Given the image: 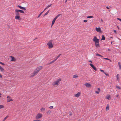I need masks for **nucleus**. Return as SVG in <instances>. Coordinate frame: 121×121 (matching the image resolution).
Segmentation results:
<instances>
[{"label":"nucleus","instance_id":"55","mask_svg":"<svg viewBox=\"0 0 121 121\" xmlns=\"http://www.w3.org/2000/svg\"><path fill=\"white\" fill-rule=\"evenodd\" d=\"M117 28H118V29H119V27L118 26H117Z\"/></svg>","mask_w":121,"mask_h":121},{"label":"nucleus","instance_id":"43","mask_svg":"<svg viewBox=\"0 0 121 121\" xmlns=\"http://www.w3.org/2000/svg\"><path fill=\"white\" fill-rule=\"evenodd\" d=\"M100 71L101 72H103V73H104V70H102V69H100Z\"/></svg>","mask_w":121,"mask_h":121},{"label":"nucleus","instance_id":"11","mask_svg":"<svg viewBox=\"0 0 121 121\" xmlns=\"http://www.w3.org/2000/svg\"><path fill=\"white\" fill-rule=\"evenodd\" d=\"M15 13L16 15V16H20V13L18 9H16L15 10Z\"/></svg>","mask_w":121,"mask_h":121},{"label":"nucleus","instance_id":"4","mask_svg":"<svg viewBox=\"0 0 121 121\" xmlns=\"http://www.w3.org/2000/svg\"><path fill=\"white\" fill-rule=\"evenodd\" d=\"M42 68L43 66H39L37 67L36 69L35 70V71L37 73H38L39 71L42 69Z\"/></svg>","mask_w":121,"mask_h":121},{"label":"nucleus","instance_id":"54","mask_svg":"<svg viewBox=\"0 0 121 121\" xmlns=\"http://www.w3.org/2000/svg\"><path fill=\"white\" fill-rule=\"evenodd\" d=\"M52 64V63H51V62L50 63H48V64L49 65L51 64Z\"/></svg>","mask_w":121,"mask_h":121},{"label":"nucleus","instance_id":"45","mask_svg":"<svg viewBox=\"0 0 121 121\" xmlns=\"http://www.w3.org/2000/svg\"><path fill=\"white\" fill-rule=\"evenodd\" d=\"M87 20H84L83 21V22H87Z\"/></svg>","mask_w":121,"mask_h":121},{"label":"nucleus","instance_id":"32","mask_svg":"<svg viewBox=\"0 0 121 121\" xmlns=\"http://www.w3.org/2000/svg\"><path fill=\"white\" fill-rule=\"evenodd\" d=\"M4 108V106L2 105H0V109L3 108Z\"/></svg>","mask_w":121,"mask_h":121},{"label":"nucleus","instance_id":"19","mask_svg":"<svg viewBox=\"0 0 121 121\" xmlns=\"http://www.w3.org/2000/svg\"><path fill=\"white\" fill-rule=\"evenodd\" d=\"M46 113L47 115H49L51 113V111L50 110H48L47 111Z\"/></svg>","mask_w":121,"mask_h":121},{"label":"nucleus","instance_id":"5","mask_svg":"<svg viewBox=\"0 0 121 121\" xmlns=\"http://www.w3.org/2000/svg\"><path fill=\"white\" fill-rule=\"evenodd\" d=\"M42 114L40 113H38V114L35 117V118L36 119H40L42 117Z\"/></svg>","mask_w":121,"mask_h":121},{"label":"nucleus","instance_id":"21","mask_svg":"<svg viewBox=\"0 0 121 121\" xmlns=\"http://www.w3.org/2000/svg\"><path fill=\"white\" fill-rule=\"evenodd\" d=\"M109 109V106L108 104H107L106 108V111L108 110Z\"/></svg>","mask_w":121,"mask_h":121},{"label":"nucleus","instance_id":"9","mask_svg":"<svg viewBox=\"0 0 121 121\" xmlns=\"http://www.w3.org/2000/svg\"><path fill=\"white\" fill-rule=\"evenodd\" d=\"M9 57L11 58L10 60L11 61L15 62L16 61V59L14 57L11 56H10Z\"/></svg>","mask_w":121,"mask_h":121},{"label":"nucleus","instance_id":"3","mask_svg":"<svg viewBox=\"0 0 121 121\" xmlns=\"http://www.w3.org/2000/svg\"><path fill=\"white\" fill-rule=\"evenodd\" d=\"M52 41L50 40L47 43V45H48V48L50 49L52 48L53 47V45L52 43Z\"/></svg>","mask_w":121,"mask_h":121},{"label":"nucleus","instance_id":"36","mask_svg":"<svg viewBox=\"0 0 121 121\" xmlns=\"http://www.w3.org/2000/svg\"><path fill=\"white\" fill-rule=\"evenodd\" d=\"M96 55L97 56H101V57H103V56L101 55L98 54V53H97L96 54Z\"/></svg>","mask_w":121,"mask_h":121},{"label":"nucleus","instance_id":"33","mask_svg":"<svg viewBox=\"0 0 121 121\" xmlns=\"http://www.w3.org/2000/svg\"><path fill=\"white\" fill-rule=\"evenodd\" d=\"M61 55V54H59L58 56L55 59L57 60L59 57Z\"/></svg>","mask_w":121,"mask_h":121},{"label":"nucleus","instance_id":"26","mask_svg":"<svg viewBox=\"0 0 121 121\" xmlns=\"http://www.w3.org/2000/svg\"><path fill=\"white\" fill-rule=\"evenodd\" d=\"M117 79V80H118L119 79V74H117L116 76Z\"/></svg>","mask_w":121,"mask_h":121},{"label":"nucleus","instance_id":"34","mask_svg":"<svg viewBox=\"0 0 121 121\" xmlns=\"http://www.w3.org/2000/svg\"><path fill=\"white\" fill-rule=\"evenodd\" d=\"M43 12L44 11H43V12H42L41 13H40V14H39V15L37 17V18H39V17H40V16L42 14V13H43Z\"/></svg>","mask_w":121,"mask_h":121},{"label":"nucleus","instance_id":"38","mask_svg":"<svg viewBox=\"0 0 121 121\" xmlns=\"http://www.w3.org/2000/svg\"><path fill=\"white\" fill-rule=\"evenodd\" d=\"M103 58L104 59H105V60H110V61H111V60H110V59H108V58Z\"/></svg>","mask_w":121,"mask_h":121},{"label":"nucleus","instance_id":"17","mask_svg":"<svg viewBox=\"0 0 121 121\" xmlns=\"http://www.w3.org/2000/svg\"><path fill=\"white\" fill-rule=\"evenodd\" d=\"M15 18L16 19H17L18 20H21L20 16H15Z\"/></svg>","mask_w":121,"mask_h":121},{"label":"nucleus","instance_id":"53","mask_svg":"<svg viewBox=\"0 0 121 121\" xmlns=\"http://www.w3.org/2000/svg\"><path fill=\"white\" fill-rule=\"evenodd\" d=\"M68 0H65V3H66V2H67V1Z\"/></svg>","mask_w":121,"mask_h":121},{"label":"nucleus","instance_id":"52","mask_svg":"<svg viewBox=\"0 0 121 121\" xmlns=\"http://www.w3.org/2000/svg\"><path fill=\"white\" fill-rule=\"evenodd\" d=\"M101 22H103V20H102V19H101Z\"/></svg>","mask_w":121,"mask_h":121},{"label":"nucleus","instance_id":"29","mask_svg":"<svg viewBox=\"0 0 121 121\" xmlns=\"http://www.w3.org/2000/svg\"><path fill=\"white\" fill-rule=\"evenodd\" d=\"M87 18H94L93 16H90L87 17Z\"/></svg>","mask_w":121,"mask_h":121},{"label":"nucleus","instance_id":"12","mask_svg":"<svg viewBox=\"0 0 121 121\" xmlns=\"http://www.w3.org/2000/svg\"><path fill=\"white\" fill-rule=\"evenodd\" d=\"M81 94V93L80 92H78L74 95V96L76 97H78L80 96Z\"/></svg>","mask_w":121,"mask_h":121},{"label":"nucleus","instance_id":"22","mask_svg":"<svg viewBox=\"0 0 121 121\" xmlns=\"http://www.w3.org/2000/svg\"><path fill=\"white\" fill-rule=\"evenodd\" d=\"M52 5V4H51L50 5H48V6L44 9V10H43V11H44L45 10L47 9H48V8H49L50 7L51 5Z\"/></svg>","mask_w":121,"mask_h":121},{"label":"nucleus","instance_id":"59","mask_svg":"<svg viewBox=\"0 0 121 121\" xmlns=\"http://www.w3.org/2000/svg\"><path fill=\"white\" fill-rule=\"evenodd\" d=\"M1 96H0V97H1Z\"/></svg>","mask_w":121,"mask_h":121},{"label":"nucleus","instance_id":"42","mask_svg":"<svg viewBox=\"0 0 121 121\" xmlns=\"http://www.w3.org/2000/svg\"><path fill=\"white\" fill-rule=\"evenodd\" d=\"M117 19L119 20V21H120L121 22V19L119 18H117Z\"/></svg>","mask_w":121,"mask_h":121},{"label":"nucleus","instance_id":"10","mask_svg":"<svg viewBox=\"0 0 121 121\" xmlns=\"http://www.w3.org/2000/svg\"><path fill=\"white\" fill-rule=\"evenodd\" d=\"M85 85L88 88L91 87V85L89 83H86L85 84Z\"/></svg>","mask_w":121,"mask_h":121},{"label":"nucleus","instance_id":"27","mask_svg":"<svg viewBox=\"0 0 121 121\" xmlns=\"http://www.w3.org/2000/svg\"><path fill=\"white\" fill-rule=\"evenodd\" d=\"M105 38L104 35H103L102 36V38L101 39V40H105Z\"/></svg>","mask_w":121,"mask_h":121},{"label":"nucleus","instance_id":"56","mask_svg":"<svg viewBox=\"0 0 121 121\" xmlns=\"http://www.w3.org/2000/svg\"><path fill=\"white\" fill-rule=\"evenodd\" d=\"M111 44H112V42L111 41Z\"/></svg>","mask_w":121,"mask_h":121},{"label":"nucleus","instance_id":"6","mask_svg":"<svg viewBox=\"0 0 121 121\" xmlns=\"http://www.w3.org/2000/svg\"><path fill=\"white\" fill-rule=\"evenodd\" d=\"M60 15V14H59L57 15L53 19L52 21V24L51 26H52L54 24L56 20L59 17V16Z\"/></svg>","mask_w":121,"mask_h":121},{"label":"nucleus","instance_id":"7","mask_svg":"<svg viewBox=\"0 0 121 121\" xmlns=\"http://www.w3.org/2000/svg\"><path fill=\"white\" fill-rule=\"evenodd\" d=\"M36 72L34 70V72L32 73L30 76V78H32L35 76L37 74Z\"/></svg>","mask_w":121,"mask_h":121},{"label":"nucleus","instance_id":"44","mask_svg":"<svg viewBox=\"0 0 121 121\" xmlns=\"http://www.w3.org/2000/svg\"><path fill=\"white\" fill-rule=\"evenodd\" d=\"M104 73L105 74V75L106 76H109V75L108 74L106 73Z\"/></svg>","mask_w":121,"mask_h":121},{"label":"nucleus","instance_id":"20","mask_svg":"<svg viewBox=\"0 0 121 121\" xmlns=\"http://www.w3.org/2000/svg\"><path fill=\"white\" fill-rule=\"evenodd\" d=\"M118 64L119 66V69H121V65L120 62H118Z\"/></svg>","mask_w":121,"mask_h":121},{"label":"nucleus","instance_id":"24","mask_svg":"<svg viewBox=\"0 0 121 121\" xmlns=\"http://www.w3.org/2000/svg\"><path fill=\"white\" fill-rule=\"evenodd\" d=\"M98 91H96L95 92L97 94H98L99 93V92L100 91V89L99 88H98Z\"/></svg>","mask_w":121,"mask_h":121},{"label":"nucleus","instance_id":"40","mask_svg":"<svg viewBox=\"0 0 121 121\" xmlns=\"http://www.w3.org/2000/svg\"><path fill=\"white\" fill-rule=\"evenodd\" d=\"M0 64H1L2 65H4V63H3L2 62H0Z\"/></svg>","mask_w":121,"mask_h":121},{"label":"nucleus","instance_id":"2","mask_svg":"<svg viewBox=\"0 0 121 121\" xmlns=\"http://www.w3.org/2000/svg\"><path fill=\"white\" fill-rule=\"evenodd\" d=\"M92 40L95 42V46L96 47H99V39H97L96 36H94Z\"/></svg>","mask_w":121,"mask_h":121},{"label":"nucleus","instance_id":"58","mask_svg":"<svg viewBox=\"0 0 121 121\" xmlns=\"http://www.w3.org/2000/svg\"><path fill=\"white\" fill-rule=\"evenodd\" d=\"M112 38V37H111V38Z\"/></svg>","mask_w":121,"mask_h":121},{"label":"nucleus","instance_id":"51","mask_svg":"<svg viewBox=\"0 0 121 121\" xmlns=\"http://www.w3.org/2000/svg\"><path fill=\"white\" fill-rule=\"evenodd\" d=\"M89 62H90L91 63H92V61L91 60H89Z\"/></svg>","mask_w":121,"mask_h":121},{"label":"nucleus","instance_id":"31","mask_svg":"<svg viewBox=\"0 0 121 121\" xmlns=\"http://www.w3.org/2000/svg\"><path fill=\"white\" fill-rule=\"evenodd\" d=\"M78 77V76L77 75H74L73 76V78H77Z\"/></svg>","mask_w":121,"mask_h":121},{"label":"nucleus","instance_id":"18","mask_svg":"<svg viewBox=\"0 0 121 121\" xmlns=\"http://www.w3.org/2000/svg\"><path fill=\"white\" fill-rule=\"evenodd\" d=\"M45 109L44 108H42L40 109V111L41 112H43L45 111Z\"/></svg>","mask_w":121,"mask_h":121},{"label":"nucleus","instance_id":"41","mask_svg":"<svg viewBox=\"0 0 121 121\" xmlns=\"http://www.w3.org/2000/svg\"><path fill=\"white\" fill-rule=\"evenodd\" d=\"M69 115L70 116H71L72 115V113L71 112H69Z\"/></svg>","mask_w":121,"mask_h":121},{"label":"nucleus","instance_id":"14","mask_svg":"<svg viewBox=\"0 0 121 121\" xmlns=\"http://www.w3.org/2000/svg\"><path fill=\"white\" fill-rule=\"evenodd\" d=\"M90 65L93 69L95 71L97 70L96 68L92 64H90Z\"/></svg>","mask_w":121,"mask_h":121},{"label":"nucleus","instance_id":"28","mask_svg":"<svg viewBox=\"0 0 121 121\" xmlns=\"http://www.w3.org/2000/svg\"><path fill=\"white\" fill-rule=\"evenodd\" d=\"M49 10H48L47 12L44 14V16H45L47 15L49 13Z\"/></svg>","mask_w":121,"mask_h":121},{"label":"nucleus","instance_id":"25","mask_svg":"<svg viewBox=\"0 0 121 121\" xmlns=\"http://www.w3.org/2000/svg\"><path fill=\"white\" fill-rule=\"evenodd\" d=\"M18 11L19 12H20L21 13H24V12L22 10H18Z\"/></svg>","mask_w":121,"mask_h":121},{"label":"nucleus","instance_id":"1","mask_svg":"<svg viewBox=\"0 0 121 121\" xmlns=\"http://www.w3.org/2000/svg\"><path fill=\"white\" fill-rule=\"evenodd\" d=\"M61 81V78H59L53 82L52 83V85L54 87H56L60 84V82Z\"/></svg>","mask_w":121,"mask_h":121},{"label":"nucleus","instance_id":"16","mask_svg":"<svg viewBox=\"0 0 121 121\" xmlns=\"http://www.w3.org/2000/svg\"><path fill=\"white\" fill-rule=\"evenodd\" d=\"M17 7H19L20 9H23L25 10H26V9L25 7H23L19 5H17Z\"/></svg>","mask_w":121,"mask_h":121},{"label":"nucleus","instance_id":"30","mask_svg":"<svg viewBox=\"0 0 121 121\" xmlns=\"http://www.w3.org/2000/svg\"><path fill=\"white\" fill-rule=\"evenodd\" d=\"M9 117L8 115L7 116H6L4 119L2 121H4L7 118Z\"/></svg>","mask_w":121,"mask_h":121},{"label":"nucleus","instance_id":"39","mask_svg":"<svg viewBox=\"0 0 121 121\" xmlns=\"http://www.w3.org/2000/svg\"><path fill=\"white\" fill-rule=\"evenodd\" d=\"M116 87L117 88L119 89H121V88L120 87L117 86H116Z\"/></svg>","mask_w":121,"mask_h":121},{"label":"nucleus","instance_id":"15","mask_svg":"<svg viewBox=\"0 0 121 121\" xmlns=\"http://www.w3.org/2000/svg\"><path fill=\"white\" fill-rule=\"evenodd\" d=\"M106 98L108 100H110L111 99V97L110 95H108L106 96Z\"/></svg>","mask_w":121,"mask_h":121},{"label":"nucleus","instance_id":"57","mask_svg":"<svg viewBox=\"0 0 121 121\" xmlns=\"http://www.w3.org/2000/svg\"><path fill=\"white\" fill-rule=\"evenodd\" d=\"M0 95H1V94L0 93Z\"/></svg>","mask_w":121,"mask_h":121},{"label":"nucleus","instance_id":"46","mask_svg":"<svg viewBox=\"0 0 121 121\" xmlns=\"http://www.w3.org/2000/svg\"><path fill=\"white\" fill-rule=\"evenodd\" d=\"M0 78H2V76L0 73Z\"/></svg>","mask_w":121,"mask_h":121},{"label":"nucleus","instance_id":"8","mask_svg":"<svg viewBox=\"0 0 121 121\" xmlns=\"http://www.w3.org/2000/svg\"><path fill=\"white\" fill-rule=\"evenodd\" d=\"M13 100L11 98L10 96H8L7 97V102H9L11 101H12Z\"/></svg>","mask_w":121,"mask_h":121},{"label":"nucleus","instance_id":"13","mask_svg":"<svg viewBox=\"0 0 121 121\" xmlns=\"http://www.w3.org/2000/svg\"><path fill=\"white\" fill-rule=\"evenodd\" d=\"M95 29L97 32H101V29L100 27L97 28L96 27Z\"/></svg>","mask_w":121,"mask_h":121},{"label":"nucleus","instance_id":"23","mask_svg":"<svg viewBox=\"0 0 121 121\" xmlns=\"http://www.w3.org/2000/svg\"><path fill=\"white\" fill-rule=\"evenodd\" d=\"M0 70L2 72H3L4 70V69L0 66Z\"/></svg>","mask_w":121,"mask_h":121},{"label":"nucleus","instance_id":"47","mask_svg":"<svg viewBox=\"0 0 121 121\" xmlns=\"http://www.w3.org/2000/svg\"><path fill=\"white\" fill-rule=\"evenodd\" d=\"M113 31L114 32L116 33L117 34V32L116 31V30H114Z\"/></svg>","mask_w":121,"mask_h":121},{"label":"nucleus","instance_id":"50","mask_svg":"<svg viewBox=\"0 0 121 121\" xmlns=\"http://www.w3.org/2000/svg\"><path fill=\"white\" fill-rule=\"evenodd\" d=\"M119 96V95H117L116 96V97H118Z\"/></svg>","mask_w":121,"mask_h":121},{"label":"nucleus","instance_id":"37","mask_svg":"<svg viewBox=\"0 0 121 121\" xmlns=\"http://www.w3.org/2000/svg\"><path fill=\"white\" fill-rule=\"evenodd\" d=\"M49 108L50 109H52L53 108V106H50V107H49Z\"/></svg>","mask_w":121,"mask_h":121},{"label":"nucleus","instance_id":"35","mask_svg":"<svg viewBox=\"0 0 121 121\" xmlns=\"http://www.w3.org/2000/svg\"><path fill=\"white\" fill-rule=\"evenodd\" d=\"M56 59H55L54 60H52V61L51 62V63H53L55 61H56Z\"/></svg>","mask_w":121,"mask_h":121},{"label":"nucleus","instance_id":"49","mask_svg":"<svg viewBox=\"0 0 121 121\" xmlns=\"http://www.w3.org/2000/svg\"><path fill=\"white\" fill-rule=\"evenodd\" d=\"M106 8L107 9H109V8L108 7V6H106Z\"/></svg>","mask_w":121,"mask_h":121},{"label":"nucleus","instance_id":"48","mask_svg":"<svg viewBox=\"0 0 121 121\" xmlns=\"http://www.w3.org/2000/svg\"><path fill=\"white\" fill-rule=\"evenodd\" d=\"M32 121H40V120H34Z\"/></svg>","mask_w":121,"mask_h":121}]
</instances>
